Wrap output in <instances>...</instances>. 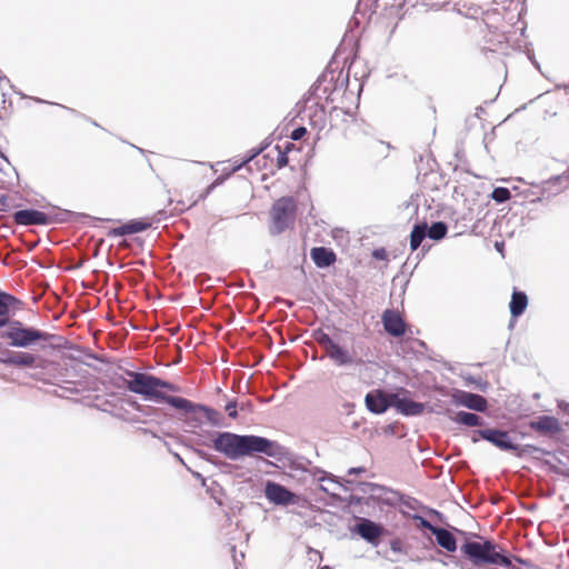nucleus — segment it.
Instances as JSON below:
<instances>
[{
	"label": "nucleus",
	"instance_id": "nucleus-1",
	"mask_svg": "<svg viewBox=\"0 0 569 569\" xmlns=\"http://www.w3.org/2000/svg\"><path fill=\"white\" fill-rule=\"evenodd\" d=\"M459 550L463 559L460 562L461 569H468L465 567L467 562L476 569H481L486 566H500L507 569H515L513 560L525 566L531 565L529 560L510 556L500 545L480 535L475 540L462 541Z\"/></svg>",
	"mask_w": 569,
	"mask_h": 569
},
{
	"label": "nucleus",
	"instance_id": "nucleus-2",
	"mask_svg": "<svg viewBox=\"0 0 569 569\" xmlns=\"http://www.w3.org/2000/svg\"><path fill=\"white\" fill-rule=\"evenodd\" d=\"M212 448L230 460H239L271 449L270 439L256 435H238L230 431L208 432Z\"/></svg>",
	"mask_w": 569,
	"mask_h": 569
},
{
	"label": "nucleus",
	"instance_id": "nucleus-3",
	"mask_svg": "<svg viewBox=\"0 0 569 569\" xmlns=\"http://www.w3.org/2000/svg\"><path fill=\"white\" fill-rule=\"evenodd\" d=\"M124 373L128 377L124 386L130 392L141 396L146 401L166 403L174 409L180 396H171L158 390L157 376L133 370H126Z\"/></svg>",
	"mask_w": 569,
	"mask_h": 569
},
{
	"label": "nucleus",
	"instance_id": "nucleus-4",
	"mask_svg": "<svg viewBox=\"0 0 569 569\" xmlns=\"http://www.w3.org/2000/svg\"><path fill=\"white\" fill-rule=\"evenodd\" d=\"M1 339H8L9 346L13 348H29L39 341L52 342L61 340L62 337L53 335L38 328L26 326L20 320L11 319L0 331Z\"/></svg>",
	"mask_w": 569,
	"mask_h": 569
},
{
	"label": "nucleus",
	"instance_id": "nucleus-5",
	"mask_svg": "<svg viewBox=\"0 0 569 569\" xmlns=\"http://www.w3.org/2000/svg\"><path fill=\"white\" fill-rule=\"evenodd\" d=\"M176 402V417L181 420L190 431L199 429L202 426V420L199 413H203L207 421L212 427L220 428L223 426V418L221 413L207 405L193 402L184 397H179Z\"/></svg>",
	"mask_w": 569,
	"mask_h": 569
},
{
	"label": "nucleus",
	"instance_id": "nucleus-6",
	"mask_svg": "<svg viewBox=\"0 0 569 569\" xmlns=\"http://www.w3.org/2000/svg\"><path fill=\"white\" fill-rule=\"evenodd\" d=\"M271 449L268 451H264V456L273 458L282 463H288V467L291 470L295 471H301V472H309L315 479H317L319 482H323L326 480L338 482L337 478L322 470L319 467H313L312 469L308 470L306 465H310L311 461L306 459L305 457L297 456L295 452H292L288 447L280 445L276 440H271Z\"/></svg>",
	"mask_w": 569,
	"mask_h": 569
},
{
	"label": "nucleus",
	"instance_id": "nucleus-7",
	"mask_svg": "<svg viewBox=\"0 0 569 569\" xmlns=\"http://www.w3.org/2000/svg\"><path fill=\"white\" fill-rule=\"evenodd\" d=\"M311 338L325 351V356L329 358L337 367L362 366L363 360L358 357L355 351L348 350L346 347L335 341L322 328L312 330Z\"/></svg>",
	"mask_w": 569,
	"mask_h": 569
},
{
	"label": "nucleus",
	"instance_id": "nucleus-8",
	"mask_svg": "<svg viewBox=\"0 0 569 569\" xmlns=\"http://www.w3.org/2000/svg\"><path fill=\"white\" fill-rule=\"evenodd\" d=\"M297 202L292 196H284L277 199L270 209L271 223L269 232L271 236L283 233L293 226L297 216Z\"/></svg>",
	"mask_w": 569,
	"mask_h": 569
},
{
	"label": "nucleus",
	"instance_id": "nucleus-9",
	"mask_svg": "<svg viewBox=\"0 0 569 569\" xmlns=\"http://www.w3.org/2000/svg\"><path fill=\"white\" fill-rule=\"evenodd\" d=\"M333 81L335 72L327 69L303 94L302 100L297 103V108L299 109L298 113L307 112V109H309L308 103L312 99H317V101H319L325 98L327 102H332L333 99L331 98V94L337 88V84H333Z\"/></svg>",
	"mask_w": 569,
	"mask_h": 569
},
{
	"label": "nucleus",
	"instance_id": "nucleus-10",
	"mask_svg": "<svg viewBox=\"0 0 569 569\" xmlns=\"http://www.w3.org/2000/svg\"><path fill=\"white\" fill-rule=\"evenodd\" d=\"M516 437L511 436V431L503 430L501 428H479L472 431L471 441L473 443L479 440H485L490 445L495 446L501 451L510 452L513 449V440Z\"/></svg>",
	"mask_w": 569,
	"mask_h": 569
},
{
	"label": "nucleus",
	"instance_id": "nucleus-11",
	"mask_svg": "<svg viewBox=\"0 0 569 569\" xmlns=\"http://www.w3.org/2000/svg\"><path fill=\"white\" fill-rule=\"evenodd\" d=\"M350 530L373 547L380 545L381 537L386 533V528L381 523L365 517H356V523Z\"/></svg>",
	"mask_w": 569,
	"mask_h": 569
},
{
	"label": "nucleus",
	"instance_id": "nucleus-12",
	"mask_svg": "<svg viewBox=\"0 0 569 569\" xmlns=\"http://www.w3.org/2000/svg\"><path fill=\"white\" fill-rule=\"evenodd\" d=\"M406 388H399L391 392L392 408L406 417L420 416L425 411V403L412 400Z\"/></svg>",
	"mask_w": 569,
	"mask_h": 569
},
{
	"label": "nucleus",
	"instance_id": "nucleus-13",
	"mask_svg": "<svg viewBox=\"0 0 569 569\" xmlns=\"http://www.w3.org/2000/svg\"><path fill=\"white\" fill-rule=\"evenodd\" d=\"M266 498L277 506H290L297 503L298 496L287 487L268 480L264 485Z\"/></svg>",
	"mask_w": 569,
	"mask_h": 569
},
{
	"label": "nucleus",
	"instance_id": "nucleus-14",
	"mask_svg": "<svg viewBox=\"0 0 569 569\" xmlns=\"http://www.w3.org/2000/svg\"><path fill=\"white\" fill-rule=\"evenodd\" d=\"M451 400L455 405L476 412H486L488 410V400L478 393L455 389L451 395Z\"/></svg>",
	"mask_w": 569,
	"mask_h": 569
},
{
	"label": "nucleus",
	"instance_id": "nucleus-15",
	"mask_svg": "<svg viewBox=\"0 0 569 569\" xmlns=\"http://www.w3.org/2000/svg\"><path fill=\"white\" fill-rule=\"evenodd\" d=\"M12 218L17 224L24 227L49 226L53 222L51 216L32 208L18 210L13 213Z\"/></svg>",
	"mask_w": 569,
	"mask_h": 569
},
{
	"label": "nucleus",
	"instance_id": "nucleus-16",
	"mask_svg": "<svg viewBox=\"0 0 569 569\" xmlns=\"http://www.w3.org/2000/svg\"><path fill=\"white\" fill-rule=\"evenodd\" d=\"M530 429L535 430L539 436L546 438H555L561 430V425L555 416L540 415L528 422Z\"/></svg>",
	"mask_w": 569,
	"mask_h": 569
},
{
	"label": "nucleus",
	"instance_id": "nucleus-17",
	"mask_svg": "<svg viewBox=\"0 0 569 569\" xmlns=\"http://www.w3.org/2000/svg\"><path fill=\"white\" fill-rule=\"evenodd\" d=\"M385 331L393 337L401 338L406 335L407 323L398 310L386 309L381 316Z\"/></svg>",
	"mask_w": 569,
	"mask_h": 569
},
{
	"label": "nucleus",
	"instance_id": "nucleus-18",
	"mask_svg": "<svg viewBox=\"0 0 569 569\" xmlns=\"http://www.w3.org/2000/svg\"><path fill=\"white\" fill-rule=\"evenodd\" d=\"M365 403L371 413L382 415L389 408H392L391 392H386L381 389L371 390L366 395Z\"/></svg>",
	"mask_w": 569,
	"mask_h": 569
},
{
	"label": "nucleus",
	"instance_id": "nucleus-19",
	"mask_svg": "<svg viewBox=\"0 0 569 569\" xmlns=\"http://www.w3.org/2000/svg\"><path fill=\"white\" fill-rule=\"evenodd\" d=\"M569 186V170L549 178L541 182L538 188L540 189V196L530 200V202L540 201L543 197L550 198L556 196Z\"/></svg>",
	"mask_w": 569,
	"mask_h": 569
},
{
	"label": "nucleus",
	"instance_id": "nucleus-20",
	"mask_svg": "<svg viewBox=\"0 0 569 569\" xmlns=\"http://www.w3.org/2000/svg\"><path fill=\"white\" fill-rule=\"evenodd\" d=\"M37 356L30 352L2 350L0 352V362L6 366L33 368L36 367Z\"/></svg>",
	"mask_w": 569,
	"mask_h": 569
},
{
	"label": "nucleus",
	"instance_id": "nucleus-21",
	"mask_svg": "<svg viewBox=\"0 0 569 569\" xmlns=\"http://www.w3.org/2000/svg\"><path fill=\"white\" fill-rule=\"evenodd\" d=\"M150 227H151V223L143 219H132V220H129L116 228H111L108 231L107 236L111 237V238L130 236V234L146 231Z\"/></svg>",
	"mask_w": 569,
	"mask_h": 569
},
{
	"label": "nucleus",
	"instance_id": "nucleus-22",
	"mask_svg": "<svg viewBox=\"0 0 569 569\" xmlns=\"http://www.w3.org/2000/svg\"><path fill=\"white\" fill-rule=\"evenodd\" d=\"M311 260L320 269L329 268L337 261L336 252L328 247H313L310 251Z\"/></svg>",
	"mask_w": 569,
	"mask_h": 569
},
{
	"label": "nucleus",
	"instance_id": "nucleus-23",
	"mask_svg": "<svg viewBox=\"0 0 569 569\" xmlns=\"http://www.w3.org/2000/svg\"><path fill=\"white\" fill-rule=\"evenodd\" d=\"M447 416L451 421L466 427H482L486 423L483 418L475 412L461 410L453 413L448 409Z\"/></svg>",
	"mask_w": 569,
	"mask_h": 569
},
{
	"label": "nucleus",
	"instance_id": "nucleus-24",
	"mask_svg": "<svg viewBox=\"0 0 569 569\" xmlns=\"http://www.w3.org/2000/svg\"><path fill=\"white\" fill-rule=\"evenodd\" d=\"M432 536H435L437 545L448 552L453 553L458 550V540L449 529L438 527Z\"/></svg>",
	"mask_w": 569,
	"mask_h": 569
},
{
	"label": "nucleus",
	"instance_id": "nucleus-25",
	"mask_svg": "<svg viewBox=\"0 0 569 569\" xmlns=\"http://www.w3.org/2000/svg\"><path fill=\"white\" fill-rule=\"evenodd\" d=\"M20 302L13 295L0 290V329H3L11 320L10 309Z\"/></svg>",
	"mask_w": 569,
	"mask_h": 569
},
{
	"label": "nucleus",
	"instance_id": "nucleus-26",
	"mask_svg": "<svg viewBox=\"0 0 569 569\" xmlns=\"http://www.w3.org/2000/svg\"><path fill=\"white\" fill-rule=\"evenodd\" d=\"M528 307V296L525 291L513 288L511 300L509 302L510 315L512 319H518Z\"/></svg>",
	"mask_w": 569,
	"mask_h": 569
},
{
	"label": "nucleus",
	"instance_id": "nucleus-27",
	"mask_svg": "<svg viewBox=\"0 0 569 569\" xmlns=\"http://www.w3.org/2000/svg\"><path fill=\"white\" fill-rule=\"evenodd\" d=\"M127 403L134 408L141 416L149 418L151 421L160 422V420L167 418V415L161 408L140 405L136 399H128Z\"/></svg>",
	"mask_w": 569,
	"mask_h": 569
},
{
	"label": "nucleus",
	"instance_id": "nucleus-28",
	"mask_svg": "<svg viewBox=\"0 0 569 569\" xmlns=\"http://www.w3.org/2000/svg\"><path fill=\"white\" fill-rule=\"evenodd\" d=\"M426 238H428L426 221L415 223L409 236L410 250L412 252L418 250Z\"/></svg>",
	"mask_w": 569,
	"mask_h": 569
},
{
	"label": "nucleus",
	"instance_id": "nucleus-29",
	"mask_svg": "<svg viewBox=\"0 0 569 569\" xmlns=\"http://www.w3.org/2000/svg\"><path fill=\"white\" fill-rule=\"evenodd\" d=\"M510 452H512L517 458H523L526 456H533L535 453H540L542 456L550 455V451H548L541 447H538L536 445H530V443L519 445L516 442V440H513V449H511Z\"/></svg>",
	"mask_w": 569,
	"mask_h": 569
},
{
	"label": "nucleus",
	"instance_id": "nucleus-30",
	"mask_svg": "<svg viewBox=\"0 0 569 569\" xmlns=\"http://www.w3.org/2000/svg\"><path fill=\"white\" fill-rule=\"evenodd\" d=\"M308 108L307 111H309L308 117L310 118V123L322 128L326 122V107L319 101H316L313 106H308Z\"/></svg>",
	"mask_w": 569,
	"mask_h": 569
},
{
	"label": "nucleus",
	"instance_id": "nucleus-31",
	"mask_svg": "<svg viewBox=\"0 0 569 569\" xmlns=\"http://www.w3.org/2000/svg\"><path fill=\"white\" fill-rule=\"evenodd\" d=\"M426 230L429 239L440 241L445 239L448 233V224L445 221H435L428 226L426 222Z\"/></svg>",
	"mask_w": 569,
	"mask_h": 569
},
{
	"label": "nucleus",
	"instance_id": "nucleus-32",
	"mask_svg": "<svg viewBox=\"0 0 569 569\" xmlns=\"http://www.w3.org/2000/svg\"><path fill=\"white\" fill-rule=\"evenodd\" d=\"M270 146V142L264 140L261 142V144L258 148L251 149L248 154L242 159L241 162L234 164L231 167V172L239 171L243 166L248 164L250 161H252L256 157H258L264 149H267Z\"/></svg>",
	"mask_w": 569,
	"mask_h": 569
},
{
	"label": "nucleus",
	"instance_id": "nucleus-33",
	"mask_svg": "<svg viewBox=\"0 0 569 569\" xmlns=\"http://www.w3.org/2000/svg\"><path fill=\"white\" fill-rule=\"evenodd\" d=\"M387 492H380L376 499V502L380 506L396 507L399 498L397 497V490L386 487Z\"/></svg>",
	"mask_w": 569,
	"mask_h": 569
},
{
	"label": "nucleus",
	"instance_id": "nucleus-34",
	"mask_svg": "<svg viewBox=\"0 0 569 569\" xmlns=\"http://www.w3.org/2000/svg\"><path fill=\"white\" fill-rule=\"evenodd\" d=\"M437 166L436 159L431 156H427L426 163L423 162V156H419V163L417 164L418 178L420 176L427 177L429 173H432Z\"/></svg>",
	"mask_w": 569,
	"mask_h": 569
},
{
	"label": "nucleus",
	"instance_id": "nucleus-35",
	"mask_svg": "<svg viewBox=\"0 0 569 569\" xmlns=\"http://www.w3.org/2000/svg\"><path fill=\"white\" fill-rule=\"evenodd\" d=\"M366 2V8L369 6L370 8L372 6H375L376 8L379 7V0H359L358 3H357V7H356V10H355V13L352 16V18L350 19L349 21V28H352V27H358L360 24V21L358 19V14H362L365 16V12H362L361 10V7L362 4Z\"/></svg>",
	"mask_w": 569,
	"mask_h": 569
},
{
	"label": "nucleus",
	"instance_id": "nucleus-36",
	"mask_svg": "<svg viewBox=\"0 0 569 569\" xmlns=\"http://www.w3.org/2000/svg\"><path fill=\"white\" fill-rule=\"evenodd\" d=\"M188 448L194 455H197L200 459H202L213 466H219L221 463V461L217 457H214L213 455L209 453L208 451H206L203 449L197 448L194 446H188Z\"/></svg>",
	"mask_w": 569,
	"mask_h": 569
},
{
	"label": "nucleus",
	"instance_id": "nucleus-37",
	"mask_svg": "<svg viewBox=\"0 0 569 569\" xmlns=\"http://www.w3.org/2000/svg\"><path fill=\"white\" fill-rule=\"evenodd\" d=\"M356 488L363 495H371L375 492V490H385V486L369 482V481H359L356 482Z\"/></svg>",
	"mask_w": 569,
	"mask_h": 569
},
{
	"label": "nucleus",
	"instance_id": "nucleus-38",
	"mask_svg": "<svg viewBox=\"0 0 569 569\" xmlns=\"http://www.w3.org/2000/svg\"><path fill=\"white\" fill-rule=\"evenodd\" d=\"M491 198L497 203H503L511 198V191L506 187H496L492 190Z\"/></svg>",
	"mask_w": 569,
	"mask_h": 569
},
{
	"label": "nucleus",
	"instance_id": "nucleus-39",
	"mask_svg": "<svg viewBox=\"0 0 569 569\" xmlns=\"http://www.w3.org/2000/svg\"><path fill=\"white\" fill-rule=\"evenodd\" d=\"M465 379L469 385H473L477 389H479L482 392H486L490 387L489 381L482 379L480 376L469 375Z\"/></svg>",
	"mask_w": 569,
	"mask_h": 569
},
{
	"label": "nucleus",
	"instance_id": "nucleus-40",
	"mask_svg": "<svg viewBox=\"0 0 569 569\" xmlns=\"http://www.w3.org/2000/svg\"><path fill=\"white\" fill-rule=\"evenodd\" d=\"M397 497L399 498L398 503L410 510H415L419 503L416 498L406 496L399 491H397Z\"/></svg>",
	"mask_w": 569,
	"mask_h": 569
},
{
	"label": "nucleus",
	"instance_id": "nucleus-41",
	"mask_svg": "<svg viewBox=\"0 0 569 569\" xmlns=\"http://www.w3.org/2000/svg\"><path fill=\"white\" fill-rule=\"evenodd\" d=\"M330 496L341 502H346L349 507L358 506L362 503V497L357 495H350L349 497H341L336 493H330Z\"/></svg>",
	"mask_w": 569,
	"mask_h": 569
},
{
	"label": "nucleus",
	"instance_id": "nucleus-42",
	"mask_svg": "<svg viewBox=\"0 0 569 569\" xmlns=\"http://www.w3.org/2000/svg\"><path fill=\"white\" fill-rule=\"evenodd\" d=\"M412 519L416 520L418 522V526L421 528V529H426V530H429L431 532V535L436 531V529L439 527L437 525H433L432 522H430L428 519H426L425 517L418 515V513H415L412 515Z\"/></svg>",
	"mask_w": 569,
	"mask_h": 569
},
{
	"label": "nucleus",
	"instance_id": "nucleus-43",
	"mask_svg": "<svg viewBox=\"0 0 569 569\" xmlns=\"http://www.w3.org/2000/svg\"><path fill=\"white\" fill-rule=\"evenodd\" d=\"M158 390H162L163 392H166V391L179 392L180 387L176 383H172L168 380H164V379L158 377Z\"/></svg>",
	"mask_w": 569,
	"mask_h": 569
},
{
	"label": "nucleus",
	"instance_id": "nucleus-44",
	"mask_svg": "<svg viewBox=\"0 0 569 569\" xmlns=\"http://www.w3.org/2000/svg\"><path fill=\"white\" fill-rule=\"evenodd\" d=\"M418 3V0H391L390 3H386V6H389L391 9H396L397 11L401 10L406 4L410 7H416Z\"/></svg>",
	"mask_w": 569,
	"mask_h": 569
},
{
	"label": "nucleus",
	"instance_id": "nucleus-45",
	"mask_svg": "<svg viewBox=\"0 0 569 569\" xmlns=\"http://www.w3.org/2000/svg\"><path fill=\"white\" fill-rule=\"evenodd\" d=\"M543 465L547 467V470L551 473H555L558 476H563V477H569V470H565L548 460H545Z\"/></svg>",
	"mask_w": 569,
	"mask_h": 569
},
{
	"label": "nucleus",
	"instance_id": "nucleus-46",
	"mask_svg": "<svg viewBox=\"0 0 569 569\" xmlns=\"http://www.w3.org/2000/svg\"><path fill=\"white\" fill-rule=\"evenodd\" d=\"M238 401L236 398L229 400L224 407V410L227 411L228 413V417L231 418V419H237L238 418Z\"/></svg>",
	"mask_w": 569,
	"mask_h": 569
},
{
	"label": "nucleus",
	"instance_id": "nucleus-47",
	"mask_svg": "<svg viewBox=\"0 0 569 569\" xmlns=\"http://www.w3.org/2000/svg\"><path fill=\"white\" fill-rule=\"evenodd\" d=\"M450 531H452V533L453 532L457 533L459 537H461L463 539V541L475 540L479 536L478 533L468 532L462 529H458L456 527H450Z\"/></svg>",
	"mask_w": 569,
	"mask_h": 569
},
{
	"label": "nucleus",
	"instance_id": "nucleus-48",
	"mask_svg": "<svg viewBox=\"0 0 569 569\" xmlns=\"http://www.w3.org/2000/svg\"><path fill=\"white\" fill-rule=\"evenodd\" d=\"M450 531H452V533L453 532L457 533L459 537H461L463 539V541L475 540L479 536L478 533L468 532L462 529H458L456 527H450Z\"/></svg>",
	"mask_w": 569,
	"mask_h": 569
},
{
	"label": "nucleus",
	"instance_id": "nucleus-49",
	"mask_svg": "<svg viewBox=\"0 0 569 569\" xmlns=\"http://www.w3.org/2000/svg\"><path fill=\"white\" fill-rule=\"evenodd\" d=\"M276 149L278 150L277 167L279 169L284 168L289 162L288 153L282 152L281 147L278 144L276 146Z\"/></svg>",
	"mask_w": 569,
	"mask_h": 569
},
{
	"label": "nucleus",
	"instance_id": "nucleus-50",
	"mask_svg": "<svg viewBox=\"0 0 569 569\" xmlns=\"http://www.w3.org/2000/svg\"><path fill=\"white\" fill-rule=\"evenodd\" d=\"M307 128L299 126L296 129H293L290 133V139L293 141L301 140L307 134Z\"/></svg>",
	"mask_w": 569,
	"mask_h": 569
},
{
	"label": "nucleus",
	"instance_id": "nucleus-51",
	"mask_svg": "<svg viewBox=\"0 0 569 569\" xmlns=\"http://www.w3.org/2000/svg\"><path fill=\"white\" fill-rule=\"evenodd\" d=\"M209 431H204L199 435V439L196 440L198 446L212 447L211 437L208 435Z\"/></svg>",
	"mask_w": 569,
	"mask_h": 569
},
{
	"label": "nucleus",
	"instance_id": "nucleus-52",
	"mask_svg": "<svg viewBox=\"0 0 569 569\" xmlns=\"http://www.w3.org/2000/svg\"><path fill=\"white\" fill-rule=\"evenodd\" d=\"M371 254L376 260H387L388 258L387 250L385 248L373 249Z\"/></svg>",
	"mask_w": 569,
	"mask_h": 569
},
{
	"label": "nucleus",
	"instance_id": "nucleus-53",
	"mask_svg": "<svg viewBox=\"0 0 569 569\" xmlns=\"http://www.w3.org/2000/svg\"><path fill=\"white\" fill-rule=\"evenodd\" d=\"M390 549L393 552H402V550H403L402 541L400 539H392L390 541Z\"/></svg>",
	"mask_w": 569,
	"mask_h": 569
},
{
	"label": "nucleus",
	"instance_id": "nucleus-54",
	"mask_svg": "<svg viewBox=\"0 0 569 569\" xmlns=\"http://www.w3.org/2000/svg\"><path fill=\"white\" fill-rule=\"evenodd\" d=\"M361 505H365L367 507L378 506V503L376 502L375 493L368 495L367 497H362V503Z\"/></svg>",
	"mask_w": 569,
	"mask_h": 569
},
{
	"label": "nucleus",
	"instance_id": "nucleus-55",
	"mask_svg": "<svg viewBox=\"0 0 569 569\" xmlns=\"http://www.w3.org/2000/svg\"><path fill=\"white\" fill-rule=\"evenodd\" d=\"M234 172H231V168L228 170V172H226L224 174H220L219 177H217L214 179V181L212 182V184H214V187L217 186H220L222 184L231 174H233Z\"/></svg>",
	"mask_w": 569,
	"mask_h": 569
},
{
	"label": "nucleus",
	"instance_id": "nucleus-56",
	"mask_svg": "<svg viewBox=\"0 0 569 569\" xmlns=\"http://www.w3.org/2000/svg\"><path fill=\"white\" fill-rule=\"evenodd\" d=\"M10 209V206L8 203V196L7 194H0V211H8Z\"/></svg>",
	"mask_w": 569,
	"mask_h": 569
},
{
	"label": "nucleus",
	"instance_id": "nucleus-57",
	"mask_svg": "<svg viewBox=\"0 0 569 569\" xmlns=\"http://www.w3.org/2000/svg\"><path fill=\"white\" fill-rule=\"evenodd\" d=\"M308 553L310 556V560H312L315 562L318 561V560L319 561L322 560V555L318 550H316V549L309 548Z\"/></svg>",
	"mask_w": 569,
	"mask_h": 569
},
{
	"label": "nucleus",
	"instance_id": "nucleus-58",
	"mask_svg": "<svg viewBox=\"0 0 569 569\" xmlns=\"http://www.w3.org/2000/svg\"><path fill=\"white\" fill-rule=\"evenodd\" d=\"M397 423L393 422V423H389L387 425L385 428H383V433L385 435H388V436H395L396 435V430H397Z\"/></svg>",
	"mask_w": 569,
	"mask_h": 569
},
{
	"label": "nucleus",
	"instance_id": "nucleus-59",
	"mask_svg": "<svg viewBox=\"0 0 569 569\" xmlns=\"http://www.w3.org/2000/svg\"><path fill=\"white\" fill-rule=\"evenodd\" d=\"M163 441V445L167 447L168 451L170 453H172V456L177 459V461H179L181 465L186 466L183 459L181 458V456L177 452H173L170 448V445L166 441V440H162Z\"/></svg>",
	"mask_w": 569,
	"mask_h": 569
},
{
	"label": "nucleus",
	"instance_id": "nucleus-60",
	"mask_svg": "<svg viewBox=\"0 0 569 569\" xmlns=\"http://www.w3.org/2000/svg\"><path fill=\"white\" fill-rule=\"evenodd\" d=\"M366 472L365 467H351L348 469V475H361Z\"/></svg>",
	"mask_w": 569,
	"mask_h": 569
},
{
	"label": "nucleus",
	"instance_id": "nucleus-61",
	"mask_svg": "<svg viewBox=\"0 0 569 569\" xmlns=\"http://www.w3.org/2000/svg\"><path fill=\"white\" fill-rule=\"evenodd\" d=\"M558 408L567 416H569V402L567 401H559Z\"/></svg>",
	"mask_w": 569,
	"mask_h": 569
},
{
	"label": "nucleus",
	"instance_id": "nucleus-62",
	"mask_svg": "<svg viewBox=\"0 0 569 569\" xmlns=\"http://www.w3.org/2000/svg\"><path fill=\"white\" fill-rule=\"evenodd\" d=\"M214 188H216L214 184L210 183L206 188L204 192L199 196V200L206 199L213 191Z\"/></svg>",
	"mask_w": 569,
	"mask_h": 569
},
{
	"label": "nucleus",
	"instance_id": "nucleus-63",
	"mask_svg": "<svg viewBox=\"0 0 569 569\" xmlns=\"http://www.w3.org/2000/svg\"><path fill=\"white\" fill-rule=\"evenodd\" d=\"M140 413L139 415H133L131 417H127V418H123L124 420L129 421V422H132V423H137V422H147L146 420H141L140 418Z\"/></svg>",
	"mask_w": 569,
	"mask_h": 569
},
{
	"label": "nucleus",
	"instance_id": "nucleus-64",
	"mask_svg": "<svg viewBox=\"0 0 569 569\" xmlns=\"http://www.w3.org/2000/svg\"><path fill=\"white\" fill-rule=\"evenodd\" d=\"M295 149V144L292 142L287 141L284 144V148L281 149L282 152L289 153L291 150Z\"/></svg>",
	"mask_w": 569,
	"mask_h": 569
}]
</instances>
